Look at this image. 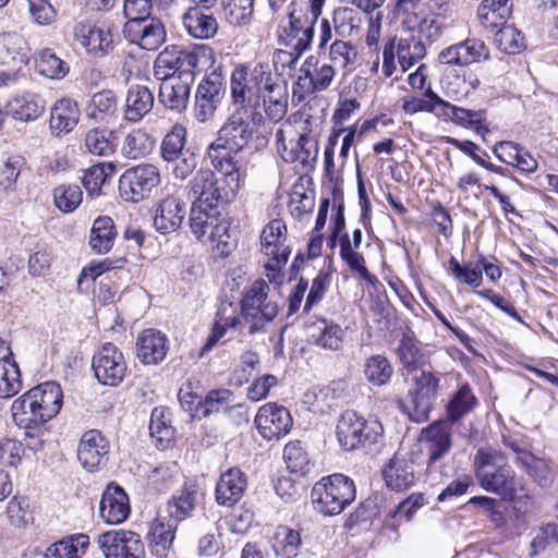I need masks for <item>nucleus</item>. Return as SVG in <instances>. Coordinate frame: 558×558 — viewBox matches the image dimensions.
<instances>
[{
  "mask_svg": "<svg viewBox=\"0 0 558 558\" xmlns=\"http://www.w3.org/2000/svg\"><path fill=\"white\" fill-rule=\"evenodd\" d=\"M396 51L402 71L405 72L426 56V47L416 35L409 34L399 39Z\"/></svg>",
  "mask_w": 558,
  "mask_h": 558,
  "instance_id": "38",
  "label": "nucleus"
},
{
  "mask_svg": "<svg viewBox=\"0 0 558 558\" xmlns=\"http://www.w3.org/2000/svg\"><path fill=\"white\" fill-rule=\"evenodd\" d=\"M159 168L153 163H140L128 168L119 179V195L126 203L137 204L149 197L160 184Z\"/></svg>",
  "mask_w": 558,
  "mask_h": 558,
  "instance_id": "8",
  "label": "nucleus"
},
{
  "mask_svg": "<svg viewBox=\"0 0 558 558\" xmlns=\"http://www.w3.org/2000/svg\"><path fill=\"white\" fill-rule=\"evenodd\" d=\"M89 537L85 534L65 536L47 547L49 558H80L85 554Z\"/></svg>",
  "mask_w": 558,
  "mask_h": 558,
  "instance_id": "39",
  "label": "nucleus"
},
{
  "mask_svg": "<svg viewBox=\"0 0 558 558\" xmlns=\"http://www.w3.org/2000/svg\"><path fill=\"white\" fill-rule=\"evenodd\" d=\"M396 353L401 365L408 371L417 368L424 361V354L418 347V341L410 328L402 332Z\"/></svg>",
  "mask_w": 558,
  "mask_h": 558,
  "instance_id": "40",
  "label": "nucleus"
},
{
  "mask_svg": "<svg viewBox=\"0 0 558 558\" xmlns=\"http://www.w3.org/2000/svg\"><path fill=\"white\" fill-rule=\"evenodd\" d=\"M402 27L422 40L425 39L428 43H434L441 37L445 24L438 16L433 14L420 16L417 13H411L403 19Z\"/></svg>",
  "mask_w": 558,
  "mask_h": 558,
  "instance_id": "31",
  "label": "nucleus"
},
{
  "mask_svg": "<svg viewBox=\"0 0 558 558\" xmlns=\"http://www.w3.org/2000/svg\"><path fill=\"white\" fill-rule=\"evenodd\" d=\"M217 216H221L219 209H209L199 206L198 203H192L189 225L191 232L198 241L205 242V238L209 234Z\"/></svg>",
  "mask_w": 558,
  "mask_h": 558,
  "instance_id": "44",
  "label": "nucleus"
},
{
  "mask_svg": "<svg viewBox=\"0 0 558 558\" xmlns=\"http://www.w3.org/2000/svg\"><path fill=\"white\" fill-rule=\"evenodd\" d=\"M233 401L234 395L229 389L210 390L202 400V403H198V413H201V418L219 412L227 413Z\"/></svg>",
  "mask_w": 558,
  "mask_h": 558,
  "instance_id": "50",
  "label": "nucleus"
},
{
  "mask_svg": "<svg viewBox=\"0 0 558 558\" xmlns=\"http://www.w3.org/2000/svg\"><path fill=\"white\" fill-rule=\"evenodd\" d=\"M495 40L500 50L509 54L519 53L525 47L523 34L512 25L501 27L497 32Z\"/></svg>",
  "mask_w": 558,
  "mask_h": 558,
  "instance_id": "61",
  "label": "nucleus"
},
{
  "mask_svg": "<svg viewBox=\"0 0 558 558\" xmlns=\"http://www.w3.org/2000/svg\"><path fill=\"white\" fill-rule=\"evenodd\" d=\"M340 257L347 264V266L352 272L359 275L360 278L365 280L371 286L375 287L377 283H379L377 277L371 274L368 269L365 267V259L362 254L356 252V250L347 252Z\"/></svg>",
  "mask_w": 558,
  "mask_h": 558,
  "instance_id": "63",
  "label": "nucleus"
},
{
  "mask_svg": "<svg viewBox=\"0 0 558 558\" xmlns=\"http://www.w3.org/2000/svg\"><path fill=\"white\" fill-rule=\"evenodd\" d=\"M381 501L383 497L379 495H373L366 498L352 513L348 515L344 522V527L352 529L362 522H368L377 518L380 513L379 504Z\"/></svg>",
  "mask_w": 558,
  "mask_h": 558,
  "instance_id": "55",
  "label": "nucleus"
},
{
  "mask_svg": "<svg viewBox=\"0 0 558 558\" xmlns=\"http://www.w3.org/2000/svg\"><path fill=\"white\" fill-rule=\"evenodd\" d=\"M354 482L340 473L323 477L312 488L314 509L323 515H337L355 499Z\"/></svg>",
  "mask_w": 558,
  "mask_h": 558,
  "instance_id": "7",
  "label": "nucleus"
},
{
  "mask_svg": "<svg viewBox=\"0 0 558 558\" xmlns=\"http://www.w3.org/2000/svg\"><path fill=\"white\" fill-rule=\"evenodd\" d=\"M421 440L427 450V464L430 466L451 449L452 424L447 421L434 422L422 430Z\"/></svg>",
  "mask_w": 558,
  "mask_h": 558,
  "instance_id": "21",
  "label": "nucleus"
},
{
  "mask_svg": "<svg viewBox=\"0 0 558 558\" xmlns=\"http://www.w3.org/2000/svg\"><path fill=\"white\" fill-rule=\"evenodd\" d=\"M169 416L170 412L162 407L155 408L150 414V435L156 439V445L160 449L168 448L174 438V428L170 424Z\"/></svg>",
  "mask_w": 558,
  "mask_h": 558,
  "instance_id": "43",
  "label": "nucleus"
},
{
  "mask_svg": "<svg viewBox=\"0 0 558 558\" xmlns=\"http://www.w3.org/2000/svg\"><path fill=\"white\" fill-rule=\"evenodd\" d=\"M62 400L60 385L54 381H46L13 401L11 413L14 423L25 429L26 437L35 439L34 444H28L31 449L37 450L43 445L33 430L40 428L59 413Z\"/></svg>",
  "mask_w": 558,
  "mask_h": 558,
  "instance_id": "2",
  "label": "nucleus"
},
{
  "mask_svg": "<svg viewBox=\"0 0 558 558\" xmlns=\"http://www.w3.org/2000/svg\"><path fill=\"white\" fill-rule=\"evenodd\" d=\"M337 440L345 451L377 450L384 437V427L377 420L367 421L355 411L347 410L338 418Z\"/></svg>",
  "mask_w": 558,
  "mask_h": 558,
  "instance_id": "6",
  "label": "nucleus"
},
{
  "mask_svg": "<svg viewBox=\"0 0 558 558\" xmlns=\"http://www.w3.org/2000/svg\"><path fill=\"white\" fill-rule=\"evenodd\" d=\"M112 136V131L92 129L85 135V147L93 155L109 156L116 148V144L111 140Z\"/></svg>",
  "mask_w": 558,
  "mask_h": 558,
  "instance_id": "54",
  "label": "nucleus"
},
{
  "mask_svg": "<svg viewBox=\"0 0 558 558\" xmlns=\"http://www.w3.org/2000/svg\"><path fill=\"white\" fill-rule=\"evenodd\" d=\"M214 59V50L207 45L185 48L169 45L160 51L154 62V75L157 80L166 78L195 80L196 73Z\"/></svg>",
  "mask_w": 558,
  "mask_h": 558,
  "instance_id": "5",
  "label": "nucleus"
},
{
  "mask_svg": "<svg viewBox=\"0 0 558 558\" xmlns=\"http://www.w3.org/2000/svg\"><path fill=\"white\" fill-rule=\"evenodd\" d=\"M155 140L146 131L132 130L123 140L121 154L128 159H140L147 156L154 148Z\"/></svg>",
  "mask_w": 558,
  "mask_h": 558,
  "instance_id": "45",
  "label": "nucleus"
},
{
  "mask_svg": "<svg viewBox=\"0 0 558 558\" xmlns=\"http://www.w3.org/2000/svg\"><path fill=\"white\" fill-rule=\"evenodd\" d=\"M29 47L25 38L16 32L0 34V65L19 71L27 64Z\"/></svg>",
  "mask_w": 558,
  "mask_h": 558,
  "instance_id": "23",
  "label": "nucleus"
},
{
  "mask_svg": "<svg viewBox=\"0 0 558 558\" xmlns=\"http://www.w3.org/2000/svg\"><path fill=\"white\" fill-rule=\"evenodd\" d=\"M413 388L409 390L410 405L407 408L411 421L421 423L429 417L439 389V377L428 371H421L413 377Z\"/></svg>",
  "mask_w": 558,
  "mask_h": 558,
  "instance_id": "11",
  "label": "nucleus"
},
{
  "mask_svg": "<svg viewBox=\"0 0 558 558\" xmlns=\"http://www.w3.org/2000/svg\"><path fill=\"white\" fill-rule=\"evenodd\" d=\"M288 8V36L291 38V40H294L293 50L296 54L293 56L288 51L277 50L274 54V59L275 62L287 61L289 65H292L305 51L311 48L315 33V24L317 23L318 19H313L312 15L305 12L296 14L294 9V1L290 2Z\"/></svg>",
  "mask_w": 558,
  "mask_h": 558,
  "instance_id": "10",
  "label": "nucleus"
},
{
  "mask_svg": "<svg viewBox=\"0 0 558 558\" xmlns=\"http://www.w3.org/2000/svg\"><path fill=\"white\" fill-rule=\"evenodd\" d=\"M229 227L230 223L225 218L217 216L209 234L205 238V242L215 244L218 250H221V254H229L231 250Z\"/></svg>",
  "mask_w": 558,
  "mask_h": 558,
  "instance_id": "62",
  "label": "nucleus"
},
{
  "mask_svg": "<svg viewBox=\"0 0 558 558\" xmlns=\"http://www.w3.org/2000/svg\"><path fill=\"white\" fill-rule=\"evenodd\" d=\"M335 75L333 65L322 62L319 56H308L299 69L298 78L292 85V98L300 102L314 93L328 89Z\"/></svg>",
  "mask_w": 558,
  "mask_h": 558,
  "instance_id": "9",
  "label": "nucleus"
},
{
  "mask_svg": "<svg viewBox=\"0 0 558 558\" xmlns=\"http://www.w3.org/2000/svg\"><path fill=\"white\" fill-rule=\"evenodd\" d=\"M109 450L108 439L99 430L90 429L81 438L77 458L85 470L95 472L107 465Z\"/></svg>",
  "mask_w": 558,
  "mask_h": 558,
  "instance_id": "18",
  "label": "nucleus"
},
{
  "mask_svg": "<svg viewBox=\"0 0 558 558\" xmlns=\"http://www.w3.org/2000/svg\"><path fill=\"white\" fill-rule=\"evenodd\" d=\"M153 92L143 85H132L126 93L124 120L135 123L141 121L154 107Z\"/></svg>",
  "mask_w": 558,
  "mask_h": 558,
  "instance_id": "30",
  "label": "nucleus"
},
{
  "mask_svg": "<svg viewBox=\"0 0 558 558\" xmlns=\"http://www.w3.org/2000/svg\"><path fill=\"white\" fill-rule=\"evenodd\" d=\"M194 80L166 78L159 87V100L168 109L183 112L189 105L191 86Z\"/></svg>",
  "mask_w": 558,
  "mask_h": 558,
  "instance_id": "28",
  "label": "nucleus"
},
{
  "mask_svg": "<svg viewBox=\"0 0 558 558\" xmlns=\"http://www.w3.org/2000/svg\"><path fill=\"white\" fill-rule=\"evenodd\" d=\"M75 39L94 57H104L114 47V35L109 24L80 22L74 26Z\"/></svg>",
  "mask_w": 558,
  "mask_h": 558,
  "instance_id": "17",
  "label": "nucleus"
},
{
  "mask_svg": "<svg viewBox=\"0 0 558 558\" xmlns=\"http://www.w3.org/2000/svg\"><path fill=\"white\" fill-rule=\"evenodd\" d=\"M81 110L76 101L61 98L50 110L49 130L54 136L69 134L78 123Z\"/></svg>",
  "mask_w": 558,
  "mask_h": 558,
  "instance_id": "27",
  "label": "nucleus"
},
{
  "mask_svg": "<svg viewBox=\"0 0 558 558\" xmlns=\"http://www.w3.org/2000/svg\"><path fill=\"white\" fill-rule=\"evenodd\" d=\"M477 400L468 384L462 385L447 404L448 423L454 424L471 412Z\"/></svg>",
  "mask_w": 558,
  "mask_h": 558,
  "instance_id": "46",
  "label": "nucleus"
},
{
  "mask_svg": "<svg viewBox=\"0 0 558 558\" xmlns=\"http://www.w3.org/2000/svg\"><path fill=\"white\" fill-rule=\"evenodd\" d=\"M473 468L477 483L484 490L505 501L529 497L523 481L517 478L502 451L493 447L478 448L473 459Z\"/></svg>",
  "mask_w": 558,
  "mask_h": 558,
  "instance_id": "3",
  "label": "nucleus"
},
{
  "mask_svg": "<svg viewBox=\"0 0 558 558\" xmlns=\"http://www.w3.org/2000/svg\"><path fill=\"white\" fill-rule=\"evenodd\" d=\"M36 68L41 75L52 80L62 78L69 72L66 63L58 58L50 49L40 51L36 60Z\"/></svg>",
  "mask_w": 558,
  "mask_h": 558,
  "instance_id": "56",
  "label": "nucleus"
},
{
  "mask_svg": "<svg viewBox=\"0 0 558 558\" xmlns=\"http://www.w3.org/2000/svg\"><path fill=\"white\" fill-rule=\"evenodd\" d=\"M283 459L287 468L292 473H306L308 471L310 458L300 440L290 441L283 449Z\"/></svg>",
  "mask_w": 558,
  "mask_h": 558,
  "instance_id": "57",
  "label": "nucleus"
},
{
  "mask_svg": "<svg viewBox=\"0 0 558 558\" xmlns=\"http://www.w3.org/2000/svg\"><path fill=\"white\" fill-rule=\"evenodd\" d=\"M357 58V51L352 43L342 39H336L328 47L329 64L333 65V70L340 69L343 75L354 70V63Z\"/></svg>",
  "mask_w": 558,
  "mask_h": 558,
  "instance_id": "42",
  "label": "nucleus"
},
{
  "mask_svg": "<svg viewBox=\"0 0 558 558\" xmlns=\"http://www.w3.org/2000/svg\"><path fill=\"white\" fill-rule=\"evenodd\" d=\"M137 357L146 365L161 363L169 350L167 336L161 331L145 329L137 338Z\"/></svg>",
  "mask_w": 558,
  "mask_h": 558,
  "instance_id": "26",
  "label": "nucleus"
},
{
  "mask_svg": "<svg viewBox=\"0 0 558 558\" xmlns=\"http://www.w3.org/2000/svg\"><path fill=\"white\" fill-rule=\"evenodd\" d=\"M246 486L245 473L238 468H231L220 475L215 488V499L219 506L232 507L242 498Z\"/></svg>",
  "mask_w": 558,
  "mask_h": 558,
  "instance_id": "24",
  "label": "nucleus"
},
{
  "mask_svg": "<svg viewBox=\"0 0 558 558\" xmlns=\"http://www.w3.org/2000/svg\"><path fill=\"white\" fill-rule=\"evenodd\" d=\"M383 476L391 489H405L414 481L413 462L395 454L384 469Z\"/></svg>",
  "mask_w": 558,
  "mask_h": 558,
  "instance_id": "34",
  "label": "nucleus"
},
{
  "mask_svg": "<svg viewBox=\"0 0 558 558\" xmlns=\"http://www.w3.org/2000/svg\"><path fill=\"white\" fill-rule=\"evenodd\" d=\"M175 525L171 522L156 520L151 526L150 535L153 543V553L158 557L167 556L174 539Z\"/></svg>",
  "mask_w": 558,
  "mask_h": 558,
  "instance_id": "52",
  "label": "nucleus"
},
{
  "mask_svg": "<svg viewBox=\"0 0 558 558\" xmlns=\"http://www.w3.org/2000/svg\"><path fill=\"white\" fill-rule=\"evenodd\" d=\"M392 374L393 367L385 355H372L365 361L364 375L374 386H384L388 384Z\"/></svg>",
  "mask_w": 558,
  "mask_h": 558,
  "instance_id": "49",
  "label": "nucleus"
},
{
  "mask_svg": "<svg viewBox=\"0 0 558 558\" xmlns=\"http://www.w3.org/2000/svg\"><path fill=\"white\" fill-rule=\"evenodd\" d=\"M123 33L129 41L149 51L157 50L165 43L167 36L163 24L151 17L138 22L128 21Z\"/></svg>",
  "mask_w": 558,
  "mask_h": 558,
  "instance_id": "19",
  "label": "nucleus"
},
{
  "mask_svg": "<svg viewBox=\"0 0 558 558\" xmlns=\"http://www.w3.org/2000/svg\"><path fill=\"white\" fill-rule=\"evenodd\" d=\"M254 11V0H228L223 2L226 20L234 26L246 24Z\"/></svg>",
  "mask_w": 558,
  "mask_h": 558,
  "instance_id": "58",
  "label": "nucleus"
},
{
  "mask_svg": "<svg viewBox=\"0 0 558 558\" xmlns=\"http://www.w3.org/2000/svg\"><path fill=\"white\" fill-rule=\"evenodd\" d=\"M186 216V203L179 190L165 194L155 205L154 228L160 234L175 232Z\"/></svg>",
  "mask_w": 558,
  "mask_h": 558,
  "instance_id": "15",
  "label": "nucleus"
},
{
  "mask_svg": "<svg viewBox=\"0 0 558 558\" xmlns=\"http://www.w3.org/2000/svg\"><path fill=\"white\" fill-rule=\"evenodd\" d=\"M116 236L117 230L113 220L108 216H100L93 222L89 246L96 254H106L112 248Z\"/></svg>",
  "mask_w": 558,
  "mask_h": 558,
  "instance_id": "35",
  "label": "nucleus"
},
{
  "mask_svg": "<svg viewBox=\"0 0 558 558\" xmlns=\"http://www.w3.org/2000/svg\"><path fill=\"white\" fill-rule=\"evenodd\" d=\"M21 389L22 380L16 362L0 359V398L9 399Z\"/></svg>",
  "mask_w": 558,
  "mask_h": 558,
  "instance_id": "48",
  "label": "nucleus"
},
{
  "mask_svg": "<svg viewBox=\"0 0 558 558\" xmlns=\"http://www.w3.org/2000/svg\"><path fill=\"white\" fill-rule=\"evenodd\" d=\"M489 50L478 38H466L460 43L444 48L437 57L442 65L464 68L487 60Z\"/></svg>",
  "mask_w": 558,
  "mask_h": 558,
  "instance_id": "16",
  "label": "nucleus"
},
{
  "mask_svg": "<svg viewBox=\"0 0 558 558\" xmlns=\"http://www.w3.org/2000/svg\"><path fill=\"white\" fill-rule=\"evenodd\" d=\"M520 462L518 468L523 470L538 486L547 487L553 483V472L545 459L536 457L531 452L521 457Z\"/></svg>",
  "mask_w": 558,
  "mask_h": 558,
  "instance_id": "47",
  "label": "nucleus"
},
{
  "mask_svg": "<svg viewBox=\"0 0 558 558\" xmlns=\"http://www.w3.org/2000/svg\"><path fill=\"white\" fill-rule=\"evenodd\" d=\"M202 9L189 8L182 16V23L190 36L196 39H210L218 32V22L213 14H207Z\"/></svg>",
  "mask_w": 558,
  "mask_h": 558,
  "instance_id": "32",
  "label": "nucleus"
},
{
  "mask_svg": "<svg viewBox=\"0 0 558 558\" xmlns=\"http://www.w3.org/2000/svg\"><path fill=\"white\" fill-rule=\"evenodd\" d=\"M208 159L221 177H217L209 169H199L189 182V193L194 196L193 203L209 209H218L220 205L232 202L236 196L241 183L240 168L230 165L227 170L225 165L220 168L214 157Z\"/></svg>",
  "mask_w": 558,
  "mask_h": 558,
  "instance_id": "4",
  "label": "nucleus"
},
{
  "mask_svg": "<svg viewBox=\"0 0 558 558\" xmlns=\"http://www.w3.org/2000/svg\"><path fill=\"white\" fill-rule=\"evenodd\" d=\"M255 424L259 434L268 440L284 436L292 427L290 412L283 405L267 403L259 408Z\"/></svg>",
  "mask_w": 558,
  "mask_h": 558,
  "instance_id": "20",
  "label": "nucleus"
},
{
  "mask_svg": "<svg viewBox=\"0 0 558 558\" xmlns=\"http://www.w3.org/2000/svg\"><path fill=\"white\" fill-rule=\"evenodd\" d=\"M225 82L216 70L207 74L195 93L194 117L198 122L211 119L225 95Z\"/></svg>",
  "mask_w": 558,
  "mask_h": 558,
  "instance_id": "13",
  "label": "nucleus"
},
{
  "mask_svg": "<svg viewBox=\"0 0 558 558\" xmlns=\"http://www.w3.org/2000/svg\"><path fill=\"white\" fill-rule=\"evenodd\" d=\"M118 116V97L110 89L95 93L86 107V117L95 123L110 124L117 120Z\"/></svg>",
  "mask_w": 558,
  "mask_h": 558,
  "instance_id": "29",
  "label": "nucleus"
},
{
  "mask_svg": "<svg viewBox=\"0 0 558 558\" xmlns=\"http://www.w3.org/2000/svg\"><path fill=\"white\" fill-rule=\"evenodd\" d=\"M92 367L100 384L113 387L123 380L126 362L123 353L114 344L108 342L94 354Z\"/></svg>",
  "mask_w": 558,
  "mask_h": 558,
  "instance_id": "14",
  "label": "nucleus"
},
{
  "mask_svg": "<svg viewBox=\"0 0 558 558\" xmlns=\"http://www.w3.org/2000/svg\"><path fill=\"white\" fill-rule=\"evenodd\" d=\"M306 328L308 337L316 345L332 351L342 347L344 330L340 325L322 318L308 324Z\"/></svg>",
  "mask_w": 558,
  "mask_h": 558,
  "instance_id": "33",
  "label": "nucleus"
},
{
  "mask_svg": "<svg viewBox=\"0 0 558 558\" xmlns=\"http://www.w3.org/2000/svg\"><path fill=\"white\" fill-rule=\"evenodd\" d=\"M96 544L105 558H145V545L141 536L130 530L100 533Z\"/></svg>",
  "mask_w": 558,
  "mask_h": 558,
  "instance_id": "12",
  "label": "nucleus"
},
{
  "mask_svg": "<svg viewBox=\"0 0 558 558\" xmlns=\"http://www.w3.org/2000/svg\"><path fill=\"white\" fill-rule=\"evenodd\" d=\"M287 227L286 223L280 219L271 220L263 229L260 234V244L263 252L274 253L278 245H281L286 241Z\"/></svg>",
  "mask_w": 558,
  "mask_h": 558,
  "instance_id": "59",
  "label": "nucleus"
},
{
  "mask_svg": "<svg viewBox=\"0 0 558 558\" xmlns=\"http://www.w3.org/2000/svg\"><path fill=\"white\" fill-rule=\"evenodd\" d=\"M7 109L13 119L29 122L41 116L45 104L39 96L25 94L9 101Z\"/></svg>",
  "mask_w": 558,
  "mask_h": 558,
  "instance_id": "36",
  "label": "nucleus"
},
{
  "mask_svg": "<svg viewBox=\"0 0 558 558\" xmlns=\"http://www.w3.org/2000/svg\"><path fill=\"white\" fill-rule=\"evenodd\" d=\"M199 497L198 484L193 480L185 481L167 502V511L171 520L180 522L192 517Z\"/></svg>",
  "mask_w": 558,
  "mask_h": 558,
  "instance_id": "25",
  "label": "nucleus"
},
{
  "mask_svg": "<svg viewBox=\"0 0 558 558\" xmlns=\"http://www.w3.org/2000/svg\"><path fill=\"white\" fill-rule=\"evenodd\" d=\"M187 130L183 124L175 123L165 134L160 144V156L163 161L170 163L183 154L190 151L185 148Z\"/></svg>",
  "mask_w": 558,
  "mask_h": 558,
  "instance_id": "37",
  "label": "nucleus"
},
{
  "mask_svg": "<svg viewBox=\"0 0 558 558\" xmlns=\"http://www.w3.org/2000/svg\"><path fill=\"white\" fill-rule=\"evenodd\" d=\"M54 205L62 213H73L83 201V192L75 184H60L53 190Z\"/></svg>",
  "mask_w": 558,
  "mask_h": 558,
  "instance_id": "53",
  "label": "nucleus"
},
{
  "mask_svg": "<svg viewBox=\"0 0 558 558\" xmlns=\"http://www.w3.org/2000/svg\"><path fill=\"white\" fill-rule=\"evenodd\" d=\"M269 286L265 280H256L245 291L241 301V326L246 320L256 318V310L267 300Z\"/></svg>",
  "mask_w": 558,
  "mask_h": 558,
  "instance_id": "41",
  "label": "nucleus"
},
{
  "mask_svg": "<svg viewBox=\"0 0 558 558\" xmlns=\"http://www.w3.org/2000/svg\"><path fill=\"white\" fill-rule=\"evenodd\" d=\"M99 513L109 524H119L130 514L129 497L124 489L116 483H110L102 493Z\"/></svg>",
  "mask_w": 558,
  "mask_h": 558,
  "instance_id": "22",
  "label": "nucleus"
},
{
  "mask_svg": "<svg viewBox=\"0 0 558 558\" xmlns=\"http://www.w3.org/2000/svg\"><path fill=\"white\" fill-rule=\"evenodd\" d=\"M231 96L239 107L229 116L218 132V137L207 149V157H214L220 168L239 166L235 155L248 146L266 116L278 122L287 113L288 83L280 74L274 73L267 62L254 66L239 64L231 74Z\"/></svg>",
  "mask_w": 558,
  "mask_h": 558,
  "instance_id": "1",
  "label": "nucleus"
},
{
  "mask_svg": "<svg viewBox=\"0 0 558 558\" xmlns=\"http://www.w3.org/2000/svg\"><path fill=\"white\" fill-rule=\"evenodd\" d=\"M114 172L116 165L113 162H99L85 170L82 182L88 195H99L107 178Z\"/></svg>",
  "mask_w": 558,
  "mask_h": 558,
  "instance_id": "51",
  "label": "nucleus"
},
{
  "mask_svg": "<svg viewBox=\"0 0 558 558\" xmlns=\"http://www.w3.org/2000/svg\"><path fill=\"white\" fill-rule=\"evenodd\" d=\"M28 12L34 23L49 25L57 16V11L49 0H27Z\"/></svg>",
  "mask_w": 558,
  "mask_h": 558,
  "instance_id": "64",
  "label": "nucleus"
},
{
  "mask_svg": "<svg viewBox=\"0 0 558 558\" xmlns=\"http://www.w3.org/2000/svg\"><path fill=\"white\" fill-rule=\"evenodd\" d=\"M449 265L456 280L474 287H478L482 283L483 269L480 262L476 264L469 263L462 266L456 257L451 256Z\"/></svg>",
  "mask_w": 558,
  "mask_h": 558,
  "instance_id": "60",
  "label": "nucleus"
}]
</instances>
